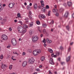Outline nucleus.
<instances>
[{
	"instance_id": "f257e3e1",
	"label": "nucleus",
	"mask_w": 74,
	"mask_h": 74,
	"mask_svg": "<svg viewBox=\"0 0 74 74\" xmlns=\"http://www.w3.org/2000/svg\"><path fill=\"white\" fill-rule=\"evenodd\" d=\"M17 30L19 33H22V35H23L24 33L26 32L27 30L25 28H23V27L21 26H19L17 27Z\"/></svg>"
},
{
	"instance_id": "f03ea898",
	"label": "nucleus",
	"mask_w": 74,
	"mask_h": 74,
	"mask_svg": "<svg viewBox=\"0 0 74 74\" xmlns=\"http://www.w3.org/2000/svg\"><path fill=\"white\" fill-rule=\"evenodd\" d=\"M34 62V59L33 58H31L28 59L29 64H33Z\"/></svg>"
},
{
	"instance_id": "7ed1b4c3",
	"label": "nucleus",
	"mask_w": 74,
	"mask_h": 74,
	"mask_svg": "<svg viewBox=\"0 0 74 74\" xmlns=\"http://www.w3.org/2000/svg\"><path fill=\"white\" fill-rule=\"evenodd\" d=\"M32 40L33 42H36L38 40V37L37 36H33L32 38Z\"/></svg>"
},
{
	"instance_id": "20e7f679",
	"label": "nucleus",
	"mask_w": 74,
	"mask_h": 74,
	"mask_svg": "<svg viewBox=\"0 0 74 74\" xmlns=\"http://www.w3.org/2000/svg\"><path fill=\"white\" fill-rule=\"evenodd\" d=\"M12 43L14 46H15L16 45L17 43L16 42V41L15 38H13L12 40Z\"/></svg>"
},
{
	"instance_id": "39448f33",
	"label": "nucleus",
	"mask_w": 74,
	"mask_h": 74,
	"mask_svg": "<svg viewBox=\"0 0 74 74\" xmlns=\"http://www.w3.org/2000/svg\"><path fill=\"white\" fill-rule=\"evenodd\" d=\"M2 39L4 41H6L8 39V37H7V35H3L2 36Z\"/></svg>"
},
{
	"instance_id": "423d86ee",
	"label": "nucleus",
	"mask_w": 74,
	"mask_h": 74,
	"mask_svg": "<svg viewBox=\"0 0 74 74\" xmlns=\"http://www.w3.org/2000/svg\"><path fill=\"white\" fill-rule=\"evenodd\" d=\"M14 5H15L14 3H10L9 4V7L10 8H13Z\"/></svg>"
},
{
	"instance_id": "0eeeda50",
	"label": "nucleus",
	"mask_w": 74,
	"mask_h": 74,
	"mask_svg": "<svg viewBox=\"0 0 74 74\" xmlns=\"http://www.w3.org/2000/svg\"><path fill=\"white\" fill-rule=\"evenodd\" d=\"M49 63L51 64H54L55 63L53 62V58H51L50 59Z\"/></svg>"
},
{
	"instance_id": "6e6552de",
	"label": "nucleus",
	"mask_w": 74,
	"mask_h": 74,
	"mask_svg": "<svg viewBox=\"0 0 74 74\" xmlns=\"http://www.w3.org/2000/svg\"><path fill=\"white\" fill-rule=\"evenodd\" d=\"M54 8H55L53 10V12H57L58 11V9L56 8V5H55L54 6Z\"/></svg>"
},
{
	"instance_id": "1a4fd4ad",
	"label": "nucleus",
	"mask_w": 74,
	"mask_h": 74,
	"mask_svg": "<svg viewBox=\"0 0 74 74\" xmlns=\"http://www.w3.org/2000/svg\"><path fill=\"white\" fill-rule=\"evenodd\" d=\"M33 54L34 56H36V55H38V53H37L36 50H34L33 51Z\"/></svg>"
},
{
	"instance_id": "9d476101",
	"label": "nucleus",
	"mask_w": 74,
	"mask_h": 74,
	"mask_svg": "<svg viewBox=\"0 0 74 74\" xmlns=\"http://www.w3.org/2000/svg\"><path fill=\"white\" fill-rule=\"evenodd\" d=\"M2 65L1 66V68L4 69V68L6 67V65L5 64H3V63H1Z\"/></svg>"
},
{
	"instance_id": "9b49d317",
	"label": "nucleus",
	"mask_w": 74,
	"mask_h": 74,
	"mask_svg": "<svg viewBox=\"0 0 74 74\" xmlns=\"http://www.w3.org/2000/svg\"><path fill=\"white\" fill-rule=\"evenodd\" d=\"M27 61H24L22 64V65L23 67H25L27 65Z\"/></svg>"
},
{
	"instance_id": "f8f14e48",
	"label": "nucleus",
	"mask_w": 74,
	"mask_h": 74,
	"mask_svg": "<svg viewBox=\"0 0 74 74\" xmlns=\"http://www.w3.org/2000/svg\"><path fill=\"white\" fill-rule=\"evenodd\" d=\"M34 33V31H33V30L32 29H31L30 30L29 32V34L30 35H32L33 34V33Z\"/></svg>"
},
{
	"instance_id": "ddd939ff",
	"label": "nucleus",
	"mask_w": 74,
	"mask_h": 74,
	"mask_svg": "<svg viewBox=\"0 0 74 74\" xmlns=\"http://www.w3.org/2000/svg\"><path fill=\"white\" fill-rule=\"evenodd\" d=\"M39 18H40V17H41L42 18L44 19V18H45V15L42 14L41 15H39Z\"/></svg>"
},
{
	"instance_id": "4468645a",
	"label": "nucleus",
	"mask_w": 74,
	"mask_h": 74,
	"mask_svg": "<svg viewBox=\"0 0 74 74\" xmlns=\"http://www.w3.org/2000/svg\"><path fill=\"white\" fill-rule=\"evenodd\" d=\"M67 4L69 7H71V6L72 5L73 3H72V2H68Z\"/></svg>"
},
{
	"instance_id": "2eb2a0df",
	"label": "nucleus",
	"mask_w": 74,
	"mask_h": 74,
	"mask_svg": "<svg viewBox=\"0 0 74 74\" xmlns=\"http://www.w3.org/2000/svg\"><path fill=\"white\" fill-rule=\"evenodd\" d=\"M46 10V8L45 7L43 8L42 9V11H43V12H45Z\"/></svg>"
},
{
	"instance_id": "dca6fc26",
	"label": "nucleus",
	"mask_w": 74,
	"mask_h": 74,
	"mask_svg": "<svg viewBox=\"0 0 74 74\" xmlns=\"http://www.w3.org/2000/svg\"><path fill=\"white\" fill-rule=\"evenodd\" d=\"M34 7L35 10H36L37 8V5L36 3H34Z\"/></svg>"
},
{
	"instance_id": "f3484780",
	"label": "nucleus",
	"mask_w": 74,
	"mask_h": 74,
	"mask_svg": "<svg viewBox=\"0 0 74 74\" xmlns=\"http://www.w3.org/2000/svg\"><path fill=\"white\" fill-rule=\"evenodd\" d=\"M1 5H2V4L1 3H0V11H1L3 10V8Z\"/></svg>"
},
{
	"instance_id": "a211bd4d",
	"label": "nucleus",
	"mask_w": 74,
	"mask_h": 74,
	"mask_svg": "<svg viewBox=\"0 0 74 74\" xmlns=\"http://www.w3.org/2000/svg\"><path fill=\"white\" fill-rule=\"evenodd\" d=\"M36 50V52H37L38 54L39 53H41V50L40 49H37Z\"/></svg>"
},
{
	"instance_id": "6ab92c4d",
	"label": "nucleus",
	"mask_w": 74,
	"mask_h": 74,
	"mask_svg": "<svg viewBox=\"0 0 74 74\" xmlns=\"http://www.w3.org/2000/svg\"><path fill=\"white\" fill-rule=\"evenodd\" d=\"M44 60H45V57L44 56L42 57L41 58V60L42 62H43V61H44Z\"/></svg>"
},
{
	"instance_id": "aec40b11",
	"label": "nucleus",
	"mask_w": 74,
	"mask_h": 74,
	"mask_svg": "<svg viewBox=\"0 0 74 74\" xmlns=\"http://www.w3.org/2000/svg\"><path fill=\"white\" fill-rule=\"evenodd\" d=\"M47 26V25L46 24L43 23L42 24V27H44V28H45Z\"/></svg>"
},
{
	"instance_id": "412c9836",
	"label": "nucleus",
	"mask_w": 74,
	"mask_h": 74,
	"mask_svg": "<svg viewBox=\"0 0 74 74\" xmlns=\"http://www.w3.org/2000/svg\"><path fill=\"white\" fill-rule=\"evenodd\" d=\"M48 50V51L50 53H52V52H53V50L51 49H49Z\"/></svg>"
},
{
	"instance_id": "4be33fe9",
	"label": "nucleus",
	"mask_w": 74,
	"mask_h": 74,
	"mask_svg": "<svg viewBox=\"0 0 74 74\" xmlns=\"http://www.w3.org/2000/svg\"><path fill=\"white\" fill-rule=\"evenodd\" d=\"M70 59V56H69L67 58H66L67 62H69Z\"/></svg>"
},
{
	"instance_id": "5701e85b",
	"label": "nucleus",
	"mask_w": 74,
	"mask_h": 74,
	"mask_svg": "<svg viewBox=\"0 0 74 74\" xmlns=\"http://www.w3.org/2000/svg\"><path fill=\"white\" fill-rule=\"evenodd\" d=\"M69 14V13L68 12H66L65 13V14H64V16L66 18H67V16H68V15Z\"/></svg>"
},
{
	"instance_id": "b1692460",
	"label": "nucleus",
	"mask_w": 74,
	"mask_h": 74,
	"mask_svg": "<svg viewBox=\"0 0 74 74\" xmlns=\"http://www.w3.org/2000/svg\"><path fill=\"white\" fill-rule=\"evenodd\" d=\"M56 56H59V54H60L59 53L58 51H56Z\"/></svg>"
},
{
	"instance_id": "393cba45",
	"label": "nucleus",
	"mask_w": 74,
	"mask_h": 74,
	"mask_svg": "<svg viewBox=\"0 0 74 74\" xmlns=\"http://www.w3.org/2000/svg\"><path fill=\"white\" fill-rule=\"evenodd\" d=\"M66 28L68 31H69V29H70V27H69V25L66 26Z\"/></svg>"
},
{
	"instance_id": "a878e982",
	"label": "nucleus",
	"mask_w": 74,
	"mask_h": 74,
	"mask_svg": "<svg viewBox=\"0 0 74 74\" xmlns=\"http://www.w3.org/2000/svg\"><path fill=\"white\" fill-rule=\"evenodd\" d=\"M38 30L40 33H41V32H42V30H41V29L40 28H38Z\"/></svg>"
},
{
	"instance_id": "bb28decb",
	"label": "nucleus",
	"mask_w": 74,
	"mask_h": 74,
	"mask_svg": "<svg viewBox=\"0 0 74 74\" xmlns=\"http://www.w3.org/2000/svg\"><path fill=\"white\" fill-rule=\"evenodd\" d=\"M43 32L44 34H45L46 33V30H45V29H44L43 30Z\"/></svg>"
},
{
	"instance_id": "cd10ccee",
	"label": "nucleus",
	"mask_w": 74,
	"mask_h": 74,
	"mask_svg": "<svg viewBox=\"0 0 74 74\" xmlns=\"http://www.w3.org/2000/svg\"><path fill=\"white\" fill-rule=\"evenodd\" d=\"M3 55H1L0 56V59H3Z\"/></svg>"
},
{
	"instance_id": "c85d7f7f",
	"label": "nucleus",
	"mask_w": 74,
	"mask_h": 74,
	"mask_svg": "<svg viewBox=\"0 0 74 74\" xmlns=\"http://www.w3.org/2000/svg\"><path fill=\"white\" fill-rule=\"evenodd\" d=\"M12 65H11L10 66L9 68L10 70H11L12 69Z\"/></svg>"
},
{
	"instance_id": "c756f323",
	"label": "nucleus",
	"mask_w": 74,
	"mask_h": 74,
	"mask_svg": "<svg viewBox=\"0 0 74 74\" xmlns=\"http://www.w3.org/2000/svg\"><path fill=\"white\" fill-rule=\"evenodd\" d=\"M46 9H49V6L48 5H47L46 6Z\"/></svg>"
},
{
	"instance_id": "7c9ffc66",
	"label": "nucleus",
	"mask_w": 74,
	"mask_h": 74,
	"mask_svg": "<svg viewBox=\"0 0 74 74\" xmlns=\"http://www.w3.org/2000/svg\"><path fill=\"white\" fill-rule=\"evenodd\" d=\"M17 16H18V18H19V17H20V16H21V14H20V13H18L17 14Z\"/></svg>"
},
{
	"instance_id": "2f4dec72",
	"label": "nucleus",
	"mask_w": 74,
	"mask_h": 74,
	"mask_svg": "<svg viewBox=\"0 0 74 74\" xmlns=\"http://www.w3.org/2000/svg\"><path fill=\"white\" fill-rule=\"evenodd\" d=\"M33 25V22H32L30 24V26H32Z\"/></svg>"
},
{
	"instance_id": "473e14b6",
	"label": "nucleus",
	"mask_w": 74,
	"mask_h": 74,
	"mask_svg": "<svg viewBox=\"0 0 74 74\" xmlns=\"http://www.w3.org/2000/svg\"><path fill=\"white\" fill-rule=\"evenodd\" d=\"M36 71L38 72H39V71H40V70L39 69H36Z\"/></svg>"
},
{
	"instance_id": "72a5a7b5",
	"label": "nucleus",
	"mask_w": 74,
	"mask_h": 74,
	"mask_svg": "<svg viewBox=\"0 0 74 74\" xmlns=\"http://www.w3.org/2000/svg\"><path fill=\"white\" fill-rule=\"evenodd\" d=\"M18 22L20 23H21V25H23V23H22V22L21 21H18Z\"/></svg>"
},
{
	"instance_id": "f704fd0d",
	"label": "nucleus",
	"mask_w": 74,
	"mask_h": 74,
	"mask_svg": "<svg viewBox=\"0 0 74 74\" xmlns=\"http://www.w3.org/2000/svg\"><path fill=\"white\" fill-rule=\"evenodd\" d=\"M36 24L37 25H39V24H40V21H37L36 22Z\"/></svg>"
},
{
	"instance_id": "c9c22d12",
	"label": "nucleus",
	"mask_w": 74,
	"mask_h": 74,
	"mask_svg": "<svg viewBox=\"0 0 74 74\" xmlns=\"http://www.w3.org/2000/svg\"><path fill=\"white\" fill-rule=\"evenodd\" d=\"M51 14V11H49L48 12V16H50V14Z\"/></svg>"
},
{
	"instance_id": "e433bc0d",
	"label": "nucleus",
	"mask_w": 74,
	"mask_h": 74,
	"mask_svg": "<svg viewBox=\"0 0 74 74\" xmlns=\"http://www.w3.org/2000/svg\"><path fill=\"white\" fill-rule=\"evenodd\" d=\"M28 17H29V19H31V18H32V16L30 15H28Z\"/></svg>"
},
{
	"instance_id": "4c0bfd02",
	"label": "nucleus",
	"mask_w": 74,
	"mask_h": 74,
	"mask_svg": "<svg viewBox=\"0 0 74 74\" xmlns=\"http://www.w3.org/2000/svg\"><path fill=\"white\" fill-rule=\"evenodd\" d=\"M43 42L44 43V44H45L46 41H45V39L44 38V40H43Z\"/></svg>"
},
{
	"instance_id": "58836bf2",
	"label": "nucleus",
	"mask_w": 74,
	"mask_h": 74,
	"mask_svg": "<svg viewBox=\"0 0 74 74\" xmlns=\"http://www.w3.org/2000/svg\"><path fill=\"white\" fill-rule=\"evenodd\" d=\"M71 50V47H69V48L68 49V51L69 52H70Z\"/></svg>"
},
{
	"instance_id": "ea45409f",
	"label": "nucleus",
	"mask_w": 74,
	"mask_h": 74,
	"mask_svg": "<svg viewBox=\"0 0 74 74\" xmlns=\"http://www.w3.org/2000/svg\"><path fill=\"white\" fill-rule=\"evenodd\" d=\"M63 5L65 7H66V6H67V4H66V3H64L63 4Z\"/></svg>"
},
{
	"instance_id": "a19ab883",
	"label": "nucleus",
	"mask_w": 74,
	"mask_h": 74,
	"mask_svg": "<svg viewBox=\"0 0 74 74\" xmlns=\"http://www.w3.org/2000/svg\"><path fill=\"white\" fill-rule=\"evenodd\" d=\"M27 10H30V6H29V5H28L27 6Z\"/></svg>"
},
{
	"instance_id": "79ce46f5",
	"label": "nucleus",
	"mask_w": 74,
	"mask_h": 74,
	"mask_svg": "<svg viewBox=\"0 0 74 74\" xmlns=\"http://www.w3.org/2000/svg\"><path fill=\"white\" fill-rule=\"evenodd\" d=\"M51 42H52V41L51 40H50L49 41L48 43V44H51Z\"/></svg>"
},
{
	"instance_id": "37998d69",
	"label": "nucleus",
	"mask_w": 74,
	"mask_h": 74,
	"mask_svg": "<svg viewBox=\"0 0 74 74\" xmlns=\"http://www.w3.org/2000/svg\"><path fill=\"white\" fill-rule=\"evenodd\" d=\"M61 63L62 65H63V64H65V63L64 62H61Z\"/></svg>"
},
{
	"instance_id": "c03bdc74",
	"label": "nucleus",
	"mask_w": 74,
	"mask_h": 74,
	"mask_svg": "<svg viewBox=\"0 0 74 74\" xmlns=\"http://www.w3.org/2000/svg\"><path fill=\"white\" fill-rule=\"evenodd\" d=\"M56 15L57 16H59V13H56Z\"/></svg>"
},
{
	"instance_id": "a18cd8bd",
	"label": "nucleus",
	"mask_w": 74,
	"mask_h": 74,
	"mask_svg": "<svg viewBox=\"0 0 74 74\" xmlns=\"http://www.w3.org/2000/svg\"><path fill=\"white\" fill-rule=\"evenodd\" d=\"M54 56V54L53 53H51V56L52 58H53Z\"/></svg>"
},
{
	"instance_id": "49530a36",
	"label": "nucleus",
	"mask_w": 74,
	"mask_h": 74,
	"mask_svg": "<svg viewBox=\"0 0 74 74\" xmlns=\"http://www.w3.org/2000/svg\"><path fill=\"white\" fill-rule=\"evenodd\" d=\"M38 8L39 9H41L42 8V6H41L39 5L38 6Z\"/></svg>"
},
{
	"instance_id": "de8ad7c7",
	"label": "nucleus",
	"mask_w": 74,
	"mask_h": 74,
	"mask_svg": "<svg viewBox=\"0 0 74 74\" xmlns=\"http://www.w3.org/2000/svg\"><path fill=\"white\" fill-rule=\"evenodd\" d=\"M9 30H10V31H12V28H11V27H10L9 28Z\"/></svg>"
},
{
	"instance_id": "09e8293b",
	"label": "nucleus",
	"mask_w": 74,
	"mask_h": 74,
	"mask_svg": "<svg viewBox=\"0 0 74 74\" xmlns=\"http://www.w3.org/2000/svg\"><path fill=\"white\" fill-rule=\"evenodd\" d=\"M41 6L42 7H44V3H42L41 4Z\"/></svg>"
},
{
	"instance_id": "8fccbe9b",
	"label": "nucleus",
	"mask_w": 74,
	"mask_h": 74,
	"mask_svg": "<svg viewBox=\"0 0 74 74\" xmlns=\"http://www.w3.org/2000/svg\"><path fill=\"white\" fill-rule=\"evenodd\" d=\"M41 4H43L44 3V1H40Z\"/></svg>"
},
{
	"instance_id": "3c124183",
	"label": "nucleus",
	"mask_w": 74,
	"mask_h": 74,
	"mask_svg": "<svg viewBox=\"0 0 74 74\" xmlns=\"http://www.w3.org/2000/svg\"><path fill=\"white\" fill-rule=\"evenodd\" d=\"M25 21H29V18H27L25 19Z\"/></svg>"
},
{
	"instance_id": "603ef678",
	"label": "nucleus",
	"mask_w": 74,
	"mask_h": 74,
	"mask_svg": "<svg viewBox=\"0 0 74 74\" xmlns=\"http://www.w3.org/2000/svg\"><path fill=\"white\" fill-rule=\"evenodd\" d=\"M49 41V39H48V38H47L46 39V41L47 42V43Z\"/></svg>"
},
{
	"instance_id": "864d4df0",
	"label": "nucleus",
	"mask_w": 74,
	"mask_h": 74,
	"mask_svg": "<svg viewBox=\"0 0 74 74\" xmlns=\"http://www.w3.org/2000/svg\"><path fill=\"white\" fill-rule=\"evenodd\" d=\"M26 25L25 24H23V26L24 27H26Z\"/></svg>"
},
{
	"instance_id": "5fc2aeb1",
	"label": "nucleus",
	"mask_w": 74,
	"mask_h": 74,
	"mask_svg": "<svg viewBox=\"0 0 74 74\" xmlns=\"http://www.w3.org/2000/svg\"><path fill=\"white\" fill-rule=\"evenodd\" d=\"M49 74H52V72L51 71H49Z\"/></svg>"
},
{
	"instance_id": "6e6d98bb",
	"label": "nucleus",
	"mask_w": 74,
	"mask_h": 74,
	"mask_svg": "<svg viewBox=\"0 0 74 74\" xmlns=\"http://www.w3.org/2000/svg\"><path fill=\"white\" fill-rule=\"evenodd\" d=\"M44 46L45 47H46V46H47V45L46 44H45V43L44 44Z\"/></svg>"
},
{
	"instance_id": "4d7b16f0",
	"label": "nucleus",
	"mask_w": 74,
	"mask_h": 74,
	"mask_svg": "<svg viewBox=\"0 0 74 74\" xmlns=\"http://www.w3.org/2000/svg\"><path fill=\"white\" fill-rule=\"evenodd\" d=\"M60 49H63V47H60Z\"/></svg>"
},
{
	"instance_id": "13d9d810",
	"label": "nucleus",
	"mask_w": 74,
	"mask_h": 74,
	"mask_svg": "<svg viewBox=\"0 0 74 74\" xmlns=\"http://www.w3.org/2000/svg\"><path fill=\"white\" fill-rule=\"evenodd\" d=\"M25 22L26 23H29V21H26Z\"/></svg>"
},
{
	"instance_id": "bf43d9fd",
	"label": "nucleus",
	"mask_w": 74,
	"mask_h": 74,
	"mask_svg": "<svg viewBox=\"0 0 74 74\" xmlns=\"http://www.w3.org/2000/svg\"><path fill=\"white\" fill-rule=\"evenodd\" d=\"M53 22H54L53 20H52L51 22V23L52 24H53Z\"/></svg>"
},
{
	"instance_id": "052dcab7",
	"label": "nucleus",
	"mask_w": 74,
	"mask_h": 74,
	"mask_svg": "<svg viewBox=\"0 0 74 74\" xmlns=\"http://www.w3.org/2000/svg\"><path fill=\"white\" fill-rule=\"evenodd\" d=\"M29 14L30 15H32V12H31V11H29Z\"/></svg>"
},
{
	"instance_id": "680f3d73",
	"label": "nucleus",
	"mask_w": 74,
	"mask_h": 74,
	"mask_svg": "<svg viewBox=\"0 0 74 74\" xmlns=\"http://www.w3.org/2000/svg\"><path fill=\"white\" fill-rule=\"evenodd\" d=\"M14 22H15V23H16V22H17V20H14Z\"/></svg>"
},
{
	"instance_id": "e2e57ef3",
	"label": "nucleus",
	"mask_w": 74,
	"mask_h": 74,
	"mask_svg": "<svg viewBox=\"0 0 74 74\" xmlns=\"http://www.w3.org/2000/svg\"><path fill=\"white\" fill-rule=\"evenodd\" d=\"M11 46H8L7 47V48H10Z\"/></svg>"
},
{
	"instance_id": "0e129e2a",
	"label": "nucleus",
	"mask_w": 74,
	"mask_h": 74,
	"mask_svg": "<svg viewBox=\"0 0 74 74\" xmlns=\"http://www.w3.org/2000/svg\"><path fill=\"white\" fill-rule=\"evenodd\" d=\"M25 28H28V26L27 25H25Z\"/></svg>"
},
{
	"instance_id": "69168bd1",
	"label": "nucleus",
	"mask_w": 74,
	"mask_h": 74,
	"mask_svg": "<svg viewBox=\"0 0 74 74\" xmlns=\"http://www.w3.org/2000/svg\"><path fill=\"white\" fill-rule=\"evenodd\" d=\"M24 5H27V3H26V2H25L24 3Z\"/></svg>"
},
{
	"instance_id": "338daca9",
	"label": "nucleus",
	"mask_w": 74,
	"mask_h": 74,
	"mask_svg": "<svg viewBox=\"0 0 74 74\" xmlns=\"http://www.w3.org/2000/svg\"><path fill=\"white\" fill-rule=\"evenodd\" d=\"M57 56H56V55H54V58H56V57Z\"/></svg>"
},
{
	"instance_id": "774afa93",
	"label": "nucleus",
	"mask_w": 74,
	"mask_h": 74,
	"mask_svg": "<svg viewBox=\"0 0 74 74\" xmlns=\"http://www.w3.org/2000/svg\"><path fill=\"white\" fill-rule=\"evenodd\" d=\"M72 16L74 18V13L72 14Z\"/></svg>"
}]
</instances>
